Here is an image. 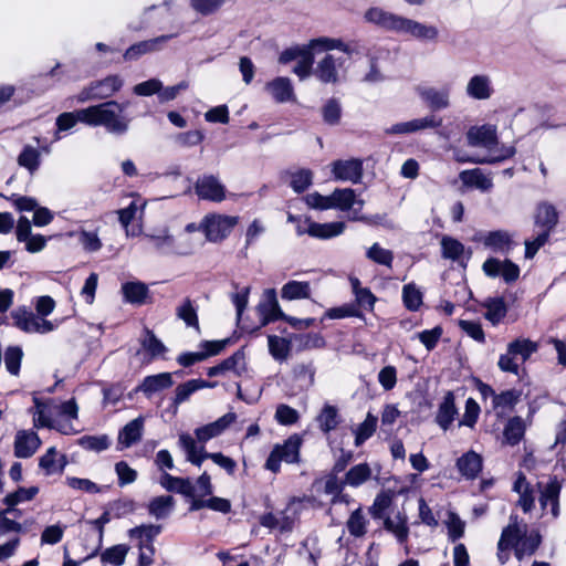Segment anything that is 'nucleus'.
<instances>
[{
    "label": "nucleus",
    "instance_id": "obj_18",
    "mask_svg": "<svg viewBox=\"0 0 566 566\" xmlns=\"http://www.w3.org/2000/svg\"><path fill=\"white\" fill-rule=\"evenodd\" d=\"M397 32L410 34L422 41H434L439 34V31L434 25H427L405 17L400 18Z\"/></svg>",
    "mask_w": 566,
    "mask_h": 566
},
{
    "label": "nucleus",
    "instance_id": "obj_16",
    "mask_svg": "<svg viewBox=\"0 0 566 566\" xmlns=\"http://www.w3.org/2000/svg\"><path fill=\"white\" fill-rule=\"evenodd\" d=\"M67 464L69 461L66 455L59 452L55 447H50L39 458V469L45 476L62 474Z\"/></svg>",
    "mask_w": 566,
    "mask_h": 566
},
{
    "label": "nucleus",
    "instance_id": "obj_26",
    "mask_svg": "<svg viewBox=\"0 0 566 566\" xmlns=\"http://www.w3.org/2000/svg\"><path fill=\"white\" fill-rule=\"evenodd\" d=\"M457 415L458 409L454 403V395L452 391H448L439 405L436 422L441 429L448 430Z\"/></svg>",
    "mask_w": 566,
    "mask_h": 566
},
{
    "label": "nucleus",
    "instance_id": "obj_43",
    "mask_svg": "<svg viewBox=\"0 0 566 566\" xmlns=\"http://www.w3.org/2000/svg\"><path fill=\"white\" fill-rule=\"evenodd\" d=\"M214 384H209L202 379H191L176 387L175 390V405H180L189 399V397L199 389L213 387Z\"/></svg>",
    "mask_w": 566,
    "mask_h": 566
},
{
    "label": "nucleus",
    "instance_id": "obj_54",
    "mask_svg": "<svg viewBox=\"0 0 566 566\" xmlns=\"http://www.w3.org/2000/svg\"><path fill=\"white\" fill-rule=\"evenodd\" d=\"M515 154L514 147H503L499 155H493L490 157H469L461 155L460 153L455 154V160L459 163H472V164H493L497 161H502L512 157Z\"/></svg>",
    "mask_w": 566,
    "mask_h": 566
},
{
    "label": "nucleus",
    "instance_id": "obj_61",
    "mask_svg": "<svg viewBox=\"0 0 566 566\" xmlns=\"http://www.w3.org/2000/svg\"><path fill=\"white\" fill-rule=\"evenodd\" d=\"M213 492V486L211 483V478L207 472H203L193 484L191 482V493L187 495L191 501H196V499H205V496L211 495Z\"/></svg>",
    "mask_w": 566,
    "mask_h": 566
},
{
    "label": "nucleus",
    "instance_id": "obj_2",
    "mask_svg": "<svg viewBox=\"0 0 566 566\" xmlns=\"http://www.w3.org/2000/svg\"><path fill=\"white\" fill-rule=\"evenodd\" d=\"M125 104L107 101L80 109L81 123L104 127L109 134L124 135L129 128L130 119L124 115Z\"/></svg>",
    "mask_w": 566,
    "mask_h": 566
},
{
    "label": "nucleus",
    "instance_id": "obj_22",
    "mask_svg": "<svg viewBox=\"0 0 566 566\" xmlns=\"http://www.w3.org/2000/svg\"><path fill=\"white\" fill-rule=\"evenodd\" d=\"M305 223L307 224V234L321 240L338 237L346 229V224L343 221L318 223L311 221L310 219H305Z\"/></svg>",
    "mask_w": 566,
    "mask_h": 566
},
{
    "label": "nucleus",
    "instance_id": "obj_63",
    "mask_svg": "<svg viewBox=\"0 0 566 566\" xmlns=\"http://www.w3.org/2000/svg\"><path fill=\"white\" fill-rule=\"evenodd\" d=\"M441 249L442 256L452 261H460L464 253V245L451 237L442 238Z\"/></svg>",
    "mask_w": 566,
    "mask_h": 566
},
{
    "label": "nucleus",
    "instance_id": "obj_15",
    "mask_svg": "<svg viewBox=\"0 0 566 566\" xmlns=\"http://www.w3.org/2000/svg\"><path fill=\"white\" fill-rule=\"evenodd\" d=\"M235 413L228 412L224 416L217 419L216 421L197 428L195 430L196 443L199 442L201 444H205L209 440L220 436L231 423L235 421Z\"/></svg>",
    "mask_w": 566,
    "mask_h": 566
},
{
    "label": "nucleus",
    "instance_id": "obj_30",
    "mask_svg": "<svg viewBox=\"0 0 566 566\" xmlns=\"http://www.w3.org/2000/svg\"><path fill=\"white\" fill-rule=\"evenodd\" d=\"M144 430V418L138 417L129 421L118 433V444L129 448L142 439Z\"/></svg>",
    "mask_w": 566,
    "mask_h": 566
},
{
    "label": "nucleus",
    "instance_id": "obj_3",
    "mask_svg": "<svg viewBox=\"0 0 566 566\" xmlns=\"http://www.w3.org/2000/svg\"><path fill=\"white\" fill-rule=\"evenodd\" d=\"M179 447L186 453V460L197 467H200L206 459L212 460L217 465L222 468L227 473L233 474L237 463L230 457L221 452L209 453L205 450L203 446H198L195 439L188 433L179 434Z\"/></svg>",
    "mask_w": 566,
    "mask_h": 566
},
{
    "label": "nucleus",
    "instance_id": "obj_58",
    "mask_svg": "<svg viewBox=\"0 0 566 566\" xmlns=\"http://www.w3.org/2000/svg\"><path fill=\"white\" fill-rule=\"evenodd\" d=\"M176 315L178 318L182 319L188 327L199 329L197 310L191 300L185 298L176 308Z\"/></svg>",
    "mask_w": 566,
    "mask_h": 566
},
{
    "label": "nucleus",
    "instance_id": "obj_24",
    "mask_svg": "<svg viewBox=\"0 0 566 566\" xmlns=\"http://www.w3.org/2000/svg\"><path fill=\"white\" fill-rule=\"evenodd\" d=\"M401 15L385 11L381 8L373 7L365 12L367 22L377 24L386 30L397 32Z\"/></svg>",
    "mask_w": 566,
    "mask_h": 566
},
{
    "label": "nucleus",
    "instance_id": "obj_41",
    "mask_svg": "<svg viewBox=\"0 0 566 566\" xmlns=\"http://www.w3.org/2000/svg\"><path fill=\"white\" fill-rule=\"evenodd\" d=\"M318 428L324 433H329L339 424L338 409L335 406L325 403L316 417Z\"/></svg>",
    "mask_w": 566,
    "mask_h": 566
},
{
    "label": "nucleus",
    "instance_id": "obj_48",
    "mask_svg": "<svg viewBox=\"0 0 566 566\" xmlns=\"http://www.w3.org/2000/svg\"><path fill=\"white\" fill-rule=\"evenodd\" d=\"M281 296L284 300L308 298L311 296V286L308 282L289 281L281 290Z\"/></svg>",
    "mask_w": 566,
    "mask_h": 566
},
{
    "label": "nucleus",
    "instance_id": "obj_12",
    "mask_svg": "<svg viewBox=\"0 0 566 566\" xmlns=\"http://www.w3.org/2000/svg\"><path fill=\"white\" fill-rule=\"evenodd\" d=\"M420 98L433 111H441L450 107L451 86L442 87L424 86L418 88Z\"/></svg>",
    "mask_w": 566,
    "mask_h": 566
},
{
    "label": "nucleus",
    "instance_id": "obj_25",
    "mask_svg": "<svg viewBox=\"0 0 566 566\" xmlns=\"http://www.w3.org/2000/svg\"><path fill=\"white\" fill-rule=\"evenodd\" d=\"M259 311L263 316V324L269 322L284 318L285 314L281 311L276 298V292L273 289L265 290L263 293V300L259 304Z\"/></svg>",
    "mask_w": 566,
    "mask_h": 566
},
{
    "label": "nucleus",
    "instance_id": "obj_45",
    "mask_svg": "<svg viewBox=\"0 0 566 566\" xmlns=\"http://www.w3.org/2000/svg\"><path fill=\"white\" fill-rule=\"evenodd\" d=\"M175 506V500L170 495H161L154 497L148 504V512L157 520L169 516Z\"/></svg>",
    "mask_w": 566,
    "mask_h": 566
},
{
    "label": "nucleus",
    "instance_id": "obj_19",
    "mask_svg": "<svg viewBox=\"0 0 566 566\" xmlns=\"http://www.w3.org/2000/svg\"><path fill=\"white\" fill-rule=\"evenodd\" d=\"M41 439L32 430H20L14 437V455L21 459L31 458L40 448Z\"/></svg>",
    "mask_w": 566,
    "mask_h": 566
},
{
    "label": "nucleus",
    "instance_id": "obj_57",
    "mask_svg": "<svg viewBox=\"0 0 566 566\" xmlns=\"http://www.w3.org/2000/svg\"><path fill=\"white\" fill-rule=\"evenodd\" d=\"M443 523L450 541L455 542L464 535L465 522L455 512L448 511Z\"/></svg>",
    "mask_w": 566,
    "mask_h": 566
},
{
    "label": "nucleus",
    "instance_id": "obj_21",
    "mask_svg": "<svg viewBox=\"0 0 566 566\" xmlns=\"http://www.w3.org/2000/svg\"><path fill=\"white\" fill-rule=\"evenodd\" d=\"M442 119L436 115H428L422 118H415L409 122L392 125L387 132L389 134H410L428 128L441 126Z\"/></svg>",
    "mask_w": 566,
    "mask_h": 566
},
{
    "label": "nucleus",
    "instance_id": "obj_55",
    "mask_svg": "<svg viewBox=\"0 0 566 566\" xmlns=\"http://www.w3.org/2000/svg\"><path fill=\"white\" fill-rule=\"evenodd\" d=\"M371 476V470L367 463H359L348 470L345 475L344 484L357 488L368 481Z\"/></svg>",
    "mask_w": 566,
    "mask_h": 566
},
{
    "label": "nucleus",
    "instance_id": "obj_62",
    "mask_svg": "<svg viewBox=\"0 0 566 566\" xmlns=\"http://www.w3.org/2000/svg\"><path fill=\"white\" fill-rule=\"evenodd\" d=\"M368 521L363 514L361 507L356 509L347 520L346 526L350 535L361 537L366 534Z\"/></svg>",
    "mask_w": 566,
    "mask_h": 566
},
{
    "label": "nucleus",
    "instance_id": "obj_37",
    "mask_svg": "<svg viewBox=\"0 0 566 566\" xmlns=\"http://www.w3.org/2000/svg\"><path fill=\"white\" fill-rule=\"evenodd\" d=\"M459 177L463 185L481 191H489L493 187L492 179L479 168L463 170Z\"/></svg>",
    "mask_w": 566,
    "mask_h": 566
},
{
    "label": "nucleus",
    "instance_id": "obj_53",
    "mask_svg": "<svg viewBox=\"0 0 566 566\" xmlns=\"http://www.w3.org/2000/svg\"><path fill=\"white\" fill-rule=\"evenodd\" d=\"M423 294L421 290L415 283H408L402 287V302L407 310L416 312L418 311L423 301Z\"/></svg>",
    "mask_w": 566,
    "mask_h": 566
},
{
    "label": "nucleus",
    "instance_id": "obj_4",
    "mask_svg": "<svg viewBox=\"0 0 566 566\" xmlns=\"http://www.w3.org/2000/svg\"><path fill=\"white\" fill-rule=\"evenodd\" d=\"M338 50L342 53L350 54V49L347 44L340 40L331 39L326 36L313 39L305 46L303 55L297 60L296 65L293 67V72L300 77V80L307 78L313 74L314 53L317 51H332Z\"/></svg>",
    "mask_w": 566,
    "mask_h": 566
},
{
    "label": "nucleus",
    "instance_id": "obj_46",
    "mask_svg": "<svg viewBox=\"0 0 566 566\" xmlns=\"http://www.w3.org/2000/svg\"><path fill=\"white\" fill-rule=\"evenodd\" d=\"M315 367L312 363H301L293 367V379L303 390L308 389L315 381Z\"/></svg>",
    "mask_w": 566,
    "mask_h": 566
},
{
    "label": "nucleus",
    "instance_id": "obj_39",
    "mask_svg": "<svg viewBox=\"0 0 566 566\" xmlns=\"http://www.w3.org/2000/svg\"><path fill=\"white\" fill-rule=\"evenodd\" d=\"M511 235L506 231L489 232L483 238V244L494 252L507 253L511 249Z\"/></svg>",
    "mask_w": 566,
    "mask_h": 566
},
{
    "label": "nucleus",
    "instance_id": "obj_40",
    "mask_svg": "<svg viewBox=\"0 0 566 566\" xmlns=\"http://www.w3.org/2000/svg\"><path fill=\"white\" fill-rule=\"evenodd\" d=\"M202 509H209L211 511L226 514L231 511V503L229 500L218 496H211L209 499H196V501H190V511H199Z\"/></svg>",
    "mask_w": 566,
    "mask_h": 566
},
{
    "label": "nucleus",
    "instance_id": "obj_20",
    "mask_svg": "<svg viewBox=\"0 0 566 566\" xmlns=\"http://www.w3.org/2000/svg\"><path fill=\"white\" fill-rule=\"evenodd\" d=\"M384 527L398 543L405 544L409 536L408 516L403 511H391L384 517Z\"/></svg>",
    "mask_w": 566,
    "mask_h": 566
},
{
    "label": "nucleus",
    "instance_id": "obj_49",
    "mask_svg": "<svg viewBox=\"0 0 566 566\" xmlns=\"http://www.w3.org/2000/svg\"><path fill=\"white\" fill-rule=\"evenodd\" d=\"M507 348L511 354H513L517 359L520 358L521 361L524 363L532 356V354L537 352L538 345L537 343L528 338H517L511 342L507 345Z\"/></svg>",
    "mask_w": 566,
    "mask_h": 566
},
{
    "label": "nucleus",
    "instance_id": "obj_52",
    "mask_svg": "<svg viewBox=\"0 0 566 566\" xmlns=\"http://www.w3.org/2000/svg\"><path fill=\"white\" fill-rule=\"evenodd\" d=\"M269 352L272 357L277 361H284L289 358L291 353V343L286 338L270 335L268 337Z\"/></svg>",
    "mask_w": 566,
    "mask_h": 566
},
{
    "label": "nucleus",
    "instance_id": "obj_59",
    "mask_svg": "<svg viewBox=\"0 0 566 566\" xmlns=\"http://www.w3.org/2000/svg\"><path fill=\"white\" fill-rule=\"evenodd\" d=\"M77 444L86 450L93 452H102L108 449L111 441L108 436L99 434V436H83L77 440Z\"/></svg>",
    "mask_w": 566,
    "mask_h": 566
},
{
    "label": "nucleus",
    "instance_id": "obj_36",
    "mask_svg": "<svg viewBox=\"0 0 566 566\" xmlns=\"http://www.w3.org/2000/svg\"><path fill=\"white\" fill-rule=\"evenodd\" d=\"M266 90L277 103H285L294 98L293 86L287 77H276L268 83Z\"/></svg>",
    "mask_w": 566,
    "mask_h": 566
},
{
    "label": "nucleus",
    "instance_id": "obj_60",
    "mask_svg": "<svg viewBox=\"0 0 566 566\" xmlns=\"http://www.w3.org/2000/svg\"><path fill=\"white\" fill-rule=\"evenodd\" d=\"M377 417L371 413H367L366 419L355 429V446H361L367 439H369L377 427Z\"/></svg>",
    "mask_w": 566,
    "mask_h": 566
},
{
    "label": "nucleus",
    "instance_id": "obj_35",
    "mask_svg": "<svg viewBox=\"0 0 566 566\" xmlns=\"http://www.w3.org/2000/svg\"><path fill=\"white\" fill-rule=\"evenodd\" d=\"M457 467L463 476L474 479L482 470V458L474 451H469L458 459Z\"/></svg>",
    "mask_w": 566,
    "mask_h": 566
},
{
    "label": "nucleus",
    "instance_id": "obj_56",
    "mask_svg": "<svg viewBox=\"0 0 566 566\" xmlns=\"http://www.w3.org/2000/svg\"><path fill=\"white\" fill-rule=\"evenodd\" d=\"M127 553L128 546L114 545L102 553L101 562L103 565L120 566L124 564Z\"/></svg>",
    "mask_w": 566,
    "mask_h": 566
},
{
    "label": "nucleus",
    "instance_id": "obj_38",
    "mask_svg": "<svg viewBox=\"0 0 566 566\" xmlns=\"http://www.w3.org/2000/svg\"><path fill=\"white\" fill-rule=\"evenodd\" d=\"M139 343L142 348L149 355V360L164 357L167 353V347L164 343L148 328L144 329Z\"/></svg>",
    "mask_w": 566,
    "mask_h": 566
},
{
    "label": "nucleus",
    "instance_id": "obj_6",
    "mask_svg": "<svg viewBox=\"0 0 566 566\" xmlns=\"http://www.w3.org/2000/svg\"><path fill=\"white\" fill-rule=\"evenodd\" d=\"M326 53L316 61L313 75L324 84H336L345 72L346 59L343 54Z\"/></svg>",
    "mask_w": 566,
    "mask_h": 566
},
{
    "label": "nucleus",
    "instance_id": "obj_42",
    "mask_svg": "<svg viewBox=\"0 0 566 566\" xmlns=\"http://www.w3.org/2000/svg\"><path fill=\"white\" fill-rule=\"evenodd\" d=\"M513 491L520 494V499L517 504L522 507V510L527 513L530 512L534 506V496L533 491L526 481V478L524 474H520L514 482Z\"/></svg>",
    "mask_w": 566,
    "mask_h": 566
},
{
    "label": "nucleus",
    "instance_id": "obj_50",
    "mask_svg": "<svg viewBox=\"0 0 566 566\" xmlns=\"http://www.w3.org/2000/svg\"><path fill=\"white\" fill-rule=\"evenodd\" d=\"M525 429V421L521 417L511 418L505 424L503 432L505 441L511 446L517 444L523 439Z\"/></svg>",
    "mask_w": 566,
    "mask_h": 566
},
{
    "label": "nucleus",
    "instance_id": "obj_29",
    "mask_svg": "<svg viewBox=\"0 0 566 566\" xmlns=\"http://www.w3.org/2000/svg\"><path fill=\"white\" fill-rule=\"evenodd\" d=\"M331 200L333 205L332 209H338L340 211H348L355 205L361 208L365 203L363 199L357 198L355 190L352 188L335 189L331 193Z\"/></svg>",
    "mask_w": 566,
    "mask_h": 566
},
{
    "label": "nucleus",
    "instance_id": "obj_33",
    "mask_svg": "<svg viewBox=\"0 0 566 566\" xmlns=\"http://www.w3.org/2000/svg\"><path fill=\"white\" fill-rule=\"evenodd\" d=\"M244 370V355L240 352L234 353L232 356L224 359L222 363L208 368L207 375L216 377L227 371H234L240 375Z\"/></svg>",
    "mask_w": 566,
    "mask_h": 566
},
{
    "label": "nucleus",
    "instance_id": "obj_32",
    "mask_svg": "<svg viewBox=\"0 0 566 566\" xmlns=\"http://www.w3.org/2000/svg\"><path fill=\"white\" fill-rule=\"evenodd\" d=\"M172 384L174 381L170 373H160L145 377L137 390L150 397L155 392L171 387Z\"/></svg>",
    "mask_w": 566,
    "mask_h": 566
},
{
    "label": "nucleus",
    "instance_id": "obj_14",
    "mask_svg": "<svg viewBox=\"0 0 566 566\" xmlns=\"http://www.w3.org/2000/svg\"><path fill=\"white\" fill-rule=\"evenodd\" d=\"M467 142L471 147H483L491 150L497 144L496 127L490 124L472 126L467 132Z\"/></svg>",
    "mask_w": 566,
    "mask_h": 566
},
{
    "label": "nucleus",
    "instance_id": "obj_13",
    "mask_svg": "<svg viewBox=\"0 0 566 566\" xmlns=\"http://www.w3.org/2000/svg\"><path fill=\"white\" fill-rule=\"evenodd\" d=\"M483 271L490 277L502 276L506 283L515 282L520 276V268L510 260L501 261L490 258L483 263Z\"/></svg>",
    "mask_w": 566,
    "mask_h": 566
},
{
    "label": "nucleus",
    "instance_id": "obj_31",
    "mask_svg": "<svg viewBox=\"0 0 566 566\" xmlns=\"http://www.w3.org/2000/svg\"><path fill=\"white\" fill-rule=\"evenodd\" d=\"M97 99H106L117 93L124 85L119 75H109L103 80L91 82Z\"/></svg>",
    "mask_w": 566,
    "mask_h": 566
},
{
    "label": "nucleus",
    "instance_id": "obj_5",
    "mask_svg": "<svg viewBox=\"0 0 566 566\" xmlns=\"http://www.w3.org/2000/svg\"><path fill=\"white\" fill-rule=\"evenodd\" d=\"M302 439L297 434L289 437L283 443L275 444L269 458L265 461V469L277 473L281 469V463H297L300 461V449Z\"/></svg>",
    "mask_w": 566,
    "mask_h": 566
},
{
    "label": "nucleus",
    "instance_id": "obj_51",
    "mask_svg": "<svg viewBox=\"0 0 566 566\" xmlns=\"http://www.w3.org/2000/svg\"><path fill=\"white\" fill-rule=\"evenodd\" d=\"M160 485L170 492H176L187 496L191 493V480L172 476L169 473H164L160 478Z\"/></svg>",
    "mask_w": 566,
    "mask_h": 566
},
{
    "label": "nucleus",
    "instance_id": "obj_7",
    "mask_svg": "<svg viewBox=\"0 0 566 566\" xmlns=\"http://www.w3.org/2000/svg\"><path fill=\"white\" fill-rule=\"evenodd\" d=\"M238 221V217L234 216L210 213L202 219L200 228L208 241L219 242L231 233Z\"/></svg>",
    "mask_w": 566,
    "mask_h": 566
},
{
    "label": "nucleus",
    "instance_id": "obj_47",
    "mask_svg": "<svg viewBox=\"0 0 566 566\" xmlns=\"http://www.w3.org/2000/svg\"><path fill=\"white\" fill-rule=\"evenodd\" d=\"M122 291L126 302L137 305L144 304L148 295V289L142 282H127L123 284Z\"/></svg>",
    "mask_w": 566,
    "mask_h": 566
},
{
    "label": "nucleus",
    "instance_id": "obj_10",
    "mask_svg": "<svg viewBox=\"0 0 566 566\" xmlns=\"http://www.w3.org/2000/svg\"><path fill=\"white\" fill-rule=\"evenodd\" d=\"M195 192L199 199L221 202L226 199V187L212 175L199 177L195 184Z\"/></svg>",
    "mask_w": 566,
    "mask_h": 566
},
{
    "label": "nucleus",
    "instance_id": "obj_34",
    "mask_svg": "<svg viewBox=\"0 0 566 566\" xmlns=\"http://www.w3.org/2000/svg\"><path fill=\"white\" fill-rule=\"evenodd\" d=\"M260 524L266 528H277L282 533L291 532L294 526V518L285 511H281L277 515L265 513L260 517Z\"/></svg>",
    "mask_w": 566,
    "mask_h": 566
},
{
    "label": "nucleus",
    "instance_id": "obj_9",
    "mask_svg": "<svg viewBox=\"0 0 566 566\" xmlns=\"http://www.w3.org/2000/svg\"><path fill=\"white\" fill-rule=\"evenodd\" d=\"M35 406L32 409L34 426L38 428H52L62 432L63 434H73L77 430L70 421H64L55 418V415L48 412L46 406L41 403L38 399L34 400Z\"/></svg>",
    "mask_w": 566,
    "mask_h": 566
},
{
    "label": "nucleus",
    "instance_id": "obj_28",
    "mask_svg": "<svg viewBox=\"0 0 566 566\" xmlns=\"http://www.w3.org/2000/svg\"><path fill=\"white\" fill-rule=\"evenodd\" d=\"M534 219L536 229L553 231L558 222V212L552 203L544 201L537 205Z\"/></svg>",
    "mask_w": 566,
    "mask_h": 566
},
{
    "label": "nucleus",
    "instance_id": "obj_23",
    "mask_svg": "<svg viewBox=\"0 0 566 566\" xmlns=\"http://www.w3.org/2000/svg\"><path fill=\"white\" fill-rule=\"evenodd\" d=\"M538 488L541 491L539 503L543 510H546L548 505H551V513L554 517L558 516L559 513V493H560V483L553 479L548 483L543 484L538 483Z\"/></svg>",
    "mask_w": 566,
    "mask_h": 566
},
{
    "label": "nucleus",
    "instance_id": "obj_17",
    "mask_svg": "<svg viewBox=\"0 0 566 566\" xmlns=\"http://www.w3.org/2000/svg\"><path fill=\"white\" fill-rule=\"evenodd\" d=\"M465 94L478 101H486L494 94L492 78L488 74H475L471 76L465 85Z\"/></svg>",
    "mask_w": 566,
    "mask_h": 566
},
{
    "label": "nucleus",
    "instance_id": "obj_44",
    "mask_svg": "<svg viewBox=\"0 0 566 566\" xmlns=\"http://www.w3.org/2000/svg\"><path fill=\"white\" fill-rule=\"evenodd\" d=\"M521 391L516 389H509L504 390L496 396H494V401L492 403V407L494 410L499 411L500 413H504L505 411L513 410V408L520 402L521 400Z\"/></svg>",
    "mask_w": 566,
    "mask_h": 566
},
{
    "label": "nucleus",
    "instance_id": "obj_27",
    "mask_svg": "<svg viewBox=\"0 0 566 566\" xmlns=\"http://www.w3.org/2000/svg\"><path fill=\"white\" fill-rule=\"evenodd\" d=\"M145 238L153 242L155 249L163 254H172L174 239L166 226L151 229Z\"/></svg>",
    "mask_w": 566,
    "mask_h": 566
},
{
    "label": "nucleus",
    "instance_id": "obj_11",
    "mask_svg": "<svg viewBox=\"0 0 566 566\" xmlns=\"http://www.w3.org/2000/svg\"><path fill=\"white\" fill-rule=\"evenodd\" d=\"M332 174L335 180L360 182L363 178V160L358 158L339 159L331 164Z\"/></svg>",
    "mask_w": 566,
    "mask_h": 566
},
{
    "label": "nucleus",
    "instance_id": "obj_64",
    "mask_svg": "<svg viewBox=\"0 0 566 566\" xmlns=\"http://www.w3.org/2000/svg\"><path fill=\"white\" fill-rule=\"evenodd\" d=\"M75 234L86 252H97L103 247L97 231H87L83 229L75 232ZM71 235H74V233H71Z\"/></svg>",
    "mask_w": 566,
    "mask_h": 566
},
{
    "label": "nucleus",
    "instance_id": "obj_1",
    "mask_svg": "<svg viewBox=\"0 0 566 566\" xmlns=\"http://www.w3.org/2000/svg\"><path fill=\"white\" fill-rule=\"evenodd\" d=\"M541 542L538 532L527 533L526 524H521L517 515L512 514L497 542V560L501 565L506 564L511 557V549L514 551L515 557L522 560L525 556L533 555Z\"/></svg>",
    "mask_w": 566,
    "mask_h": 566
},
{
    "label": "nucleus",
    "instance_id": "obj_8",
    "mask_svg": "<svg viewBox=\"0 0 566 566\" xmlns=\"http://www.w3.org/2000/svg\"><path fill=\"white\" fill-rule=\"evenodd\" d=\"M13 324L25 333L46 334L53 332L57 324L35 315L24 307H19L11 313Z\"/></svg>",
    "mask_w": 566,
    "mask_h": 566
}]
</instances>
